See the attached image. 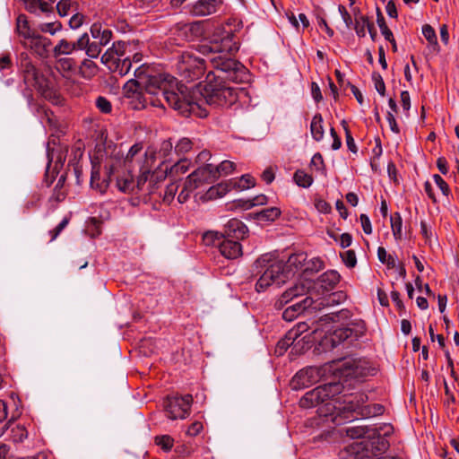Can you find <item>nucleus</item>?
<instances>
[{
	"label": "nucleus",
	"instance_id": "nucleus-1",
	"mask_svg": "<svg viewBox=\"0 0 459 459\" xmlns=\"http://www.w3.org/2000/svg\"><path fill=\"white\" fill-rule=\"evenodd\" d=\"M211 63L214 71L207 74L205 78V84L203 90L198 92L187 91V88L183 84L178 85L177 88H181L184 95L194 99L207 114L208 110L203 107L201 101H204L212 108H229L234 105L238 100V89L230 87L227 81L233 82H244L248 79L247 69L238 61L233 58H227L225 56L212 57ZM194 115V113H192ZM191 116V114L186 117ZM206 115L204 117H206ZM197 117V115H196ZM198 117H201L198 116Z\"/></svg>",
	"mask_w": 459,
	"mask_h": 459
},
{
	"label": "nucleus",
	"instance_id": "nucleus-2",
	"mask_svg": "<svg viewBox=\"0 0 459 459\" xmlns=\"http://www.w3.org/2000/svg\"><path fill=\"white\" fill-rule=\"evenodd\" d=\"M135 79L126 82L123 87L124 97L127 100L144 91L148 95L160 93L167 105L183 116L195 114L205 117L207 112L194 101L191 96H185L181 88H177V79L168 74H153L150 67L139 66L134 71Z\"/></svg>",
	"mask_w": 459,
	"mask_h": 459
},
{
	"label": "nucleus",
	"instance_id": "nucleus-3",
	"mask_svg": "<svg viewBox=\"0 0 459 459\" xmlns=\"http://www.w3.org/2000/svg\"><path fill=\"white\" fill-rule=\"evenodd\" d=\"M256 274H260L255 283L257 292L264 291L269 286L275 284L281 287L289 278L282 260L271 253L264 254L254 263Z\"/></svg>",
	"mask_w": 459,
	"mask_h": 459
},
{
	"label": "nucleus",
	"instance_id": "nucleus-4",
	"mask_svg": "<svg viewBox=\"0 0 459 459\" xmlns=\"http://www.w3.org/2000/svg\"><path fill=\"white\" fill-rule=\"evenodd\" d=\"M21 73L26 86L22 91V95L26 98L30 105L34 100L32 89H35L47 100L56 98V94L51 82L32 64L27 55H22Z\"/></svg>",
	"mask_w": 459,
	"mask_h": 459
},
{
	"label": "nucleus",
	"instance_id": "nucleus-5",
	"mask_svg": "<svg viewBox=\"0 0 459 459\" xmlns=\"http://www.w3.org/2000/svg\"><path fill=\"white\" fill-rule=\"evenodd\" d=\"M368 395L364 393L351 394L344 396L343 405L336 408L332 403H326V411L329 413L331 421L341 425L346 421H352L359 416V411L368 402Z\"/></svg>",
	"mask_w": 459,
	"mask_h": 459
},
{
	"label": "nucleus",
	"instance_id": "nucleus-6",
	"mask_svg": "<svg viewBox=\"0 0 459 459\" xmlns=\"http://www.w3.org/2000/svg\"><path fill=\"white\" fill-rule=\"evenodd\" d=\"M155 160L156 152L152 148H148L145 151L143 162L140 167V175L136 181V192L138 195H152L158 189L159 182L157 181V177L155 173H151Z\"/></svg>",
	"mask_w": 459,
	"mask_h": 459
},
{
	"label": "nucleus",
	"instance_id": "nucleus-7",
	"mask_svg": "<svg viewBox=\"0 0 459 459\" xmlns=\"http://www.w3.org/2000/svg\"><path fill=\"white\" fill-rule=\"evenodd\" d=\"M177 66L182 81L186 82L198 80L205 71L204 60L188 51L182 53Z\"/></svg>",
	"mask_w": 459,
	"mask_h": 459
},
{
	"label": "nucleus",
	"instance_id": "nucleus-8",
	"mask_svg": "<svg viewBox=\"0 0 459 459\" xmlns=\"http://www.w3.org/2000/svg\"><path fill=\"white\" fill-rule=\"evenodd\" d=\"M366 325L364 321L356 320L348 324L344 327L335 329L329 336V342L333 348L347 342V345L352 344L364 335Z\"/></svg>",
	"mask_w": 459,
	"mask_h": 459
},
{
	"label": "nucleus",
	"instance_id": "nucleus-9",
	"mask_svg": "<svg viewBox=\"0 0 459 459\" xmlns=\"http://www.w3.org/2000/svg\"><path fill=\"white\" fill-rule=\"evenodd\" d=\"M193 396L191 394L167 396L163 406L170 420L185 419L190 413Z\"/></svg>",
	"mask_w": 459,
	"mask_h": 459
},
{
	"label": "nucleus",
	"instance_id": "nucleus-10",
	"mask_svg": "<svg viewBox=\"0 0 459 459\" xmlns=\"http://www.w3.org/2000/svg\"><path fill=\"white\" fill-rule=\"evenodd\" d=\"M328 397L326 393H325V390L322 388L321 385L314 388L311 391H308L305 394V395L300 399L299 401V406L305 409L316 407L319 405L320 403H328ZM318 412L320 416H324L326 418V420H328L329 413L326 411L325 405L318 409Z\"/></svg>",
	"mask_w": 459,
	"mask_h": 459
},
{
	"label": "nucleus",
	"instance_id": "nucleus-11",
	"mask_svg": "<svg viewBox=\"0 0 459 459\" xmlns=\"http://www.w3.org/2000/svg\"><path fill=\"white\" fill-rule=\"evenodd\" d=\"M68 152L67 146L65 147H59L57 150L50 149L49 144L48 145V167H47V172H46V183L47 186H49L55 178V173L56 170L58 168H62L64 165V162L65 161V158Z\"/></svg>",
	"mask_w": 459,
	"mask_h": 459
},
{
	"label": "nucleus",
	"instance_id": "nucleus-12",
	"mask_svg": "<svg viewBox=\"0 0 459 459\" xmlns=\"http://www.w3.org/2000/svg\"><path fill=\"white\" fill-rule=\"evenodd\" d=\"M342 369L346 377L354 378L373 376L375 368L364 359H349L342 364Z\"/></svg>",
	"mask_w": 459,
	"mask_h": 459
},
{
	"label": "nucleus",
	"instance_id": "nucleus-13",
	"mask_svg": "<svg viewBox=\"0 0 459 459\" xmlns=\"http://www.w3.org/2000/svg\"><path fill=\"white\" fill-rule=\"evenodd\" d=\"M324 305L323 301L317 302L313 297L307 296L301 300L289 306L282 312V318L287 322H291L307 309H319Z\"/></svg>",
	"mask_w": 459,
	"mask_h": 459
},
{
	"label": "nucleus",
	"instance_id": "nucleus-14",
	"mask_svg": "<svg viewBox=\"0 0 459 459\" xmlns=\"http://www.w3.org/2000/svg\"><path fill=\"white\" fill-rule=\"evenodd\" d=\"M127 100L128 107L134 110L143 109L148 104L165 108V104H167L160 93L148 95L144 91L134 94V97H130Z\"/></svg>",
	"mask_w": 459,
	"mask_h": 459
},
{
	"label": "nucleus",
	"instance_id": "nucleus-15",
	"mask_svg": "<svg viewBox=\"0 0 459 459\" xmlns=\"http://www.w3.org/2000/svg\"><path fill=\"white\" fill-rule=\"evenodd\" d=\"M202 48L204 49V52H206L209 48V53L214 55L212 57L221 56L230 58L229 56L238 52L239 47L238 42L234 40V35L230 33L224 37L220 43L215 42L211 47L203 46ZM211 58L212 56L210 59Z\"/></svg>",
	"mask_w": 459,
	"mask_h": 459
},
{
	"label": "nucleus",
	"instance_id": "nucleus-16",
	"mask_svg": "<svg viewBox=\"0 0 459 459\" xmlns=\"http://www.w3.org/2000/svg\"><path fill=\"white\" fill-rule=\"evenodd\" d=\"M313 287V282L309 281H300L295 283L293 286L286 290L281 298L276 301L275 306L281 307L284 304L289 303L294 299H298L302 296H311V288Z\"/></svg>",
	"mask_w": 459,
	"mask_h": 459
},
{
	"label": "nucleus",
	"instance_id": "nucleus-17",
	"mask_svg": "<svg viewBox=\"0 0 459 459\" xmlns=\"http://www.w3.org/2000/svg\"><path fill=\"white\" fill-rule=\"evenodd\" d=\"M319 369L316 367H307L298 371L290 381L292 389L307 388L316 384L319 379Z\"/></svg>",
	"mask_w": 459,
	"mask_h": 459
},
{
	"label": "nucleus",
	"instance_id": "nucleus-18",
	"mask_svg": "<svg viewBox=\"0 0 459 459\" xmlns=\"http://www.w3.org/2000/svg\"><path fill=\"white\" fill-rule=\"evenodd\" d=\"M189 188H198L204 184H211L216 181L212 164H206L193 171L187 178Z\"/></svg>",
	"mask_w": 459,
	"mask_h": 459
},
{
	"label": "nucleus",
	"instance_id": "nucleus-19",
	"mask_svg": "<svg viewBox=\"0 0 459 459\" xmlns=\"http://www.w3.org/2000/svg\"><path fill=\"white\" fill-rule=\"evenodd\" d=\"M24 48H29L36 55L40 57H46L48 53V48L52 42L48 38L43 37L40 34L35 33L26 40H21Z\"/></svg>",
	"mask_w": 459,
	"mask_h": 459
},
{
	"label": "nucleus",
	"instance_id": "nucleus-20",
	"mask_svg": "<svg viewBox=\"0 0 459 459\" xmlns=\"http://www.w3.org/2000/svg\"><path fill=\"white\" fill-rule=\"evenodd\" d=\"M221 4V0H197L186 8L194 16H206L216 13Z\"/></svg>",
	"mask_w": 459,
	"mask_h": 459
},
{
	"label": "nucleus",
	"instance_id": "nucleus-21",
	"mask_svg": "<svg viewBox=\"0 0 459 459\" xmlns=\"http://www.w3.org/2000/svg\"><path fill=\"white\" fill-rule=\"evenodd\" d=\"M374 432L375 435H369L368 438L363 441V443H365L364 447L374 455H382L389 448L390 444L377 429H374Z\"/></svg>",
	"mask_w": 459,
	"mask_h": 459
},
{
	"label": "nucleus",
	"instance_id": "nucleus-22",
	"mask_svg": "<svg viewBox=\"0 0 459 459\" xmlns=\"http://www.w3.org/2000/svg\"><path fill=\"white\" fill-rule=\"evenodd\" d=\"M224 238L244 239L248 235L246 224L238 219H230L225 225Z\"/></svg>",
	"mask_w": 459,
	"mask_h": 459
},
{
	"label": "nucleus",
	"instance_id": "nucleus-23",
	"mask_svg": "<svg viewBox=\"0 0 459 459\" xmlns=\"http://www.w3.org/2000/svg\"><path fill=\"white\" fill-rule=\"evenodd\" d=\"M340 279L341 275L337 271L329 270L321 274L317 280L313 282V286L324 291H330L340 282Z\"/></svg>",
	"mask_w": 459,
	"mask_h": 459
},
{
	"label": "nucleus",
	"instance_id": "nucleus-24",
	"mask_svg": "<svg viewBox=\"0 0 459 459\" xmlns=\"http://www.w3.org/2000/svg\"><path fill=\"white\" fill-rule=\"evenodd\" d=\"M219 250L221 254L228 259H236L242 255V246L238 239H230L224 238L219 243Z\"/></svg>",
	"mask_w": 459,
	"mask_h": 459
},
{
	"label": "nucleus",
	"instance_id": "nucleus-25",
	"mask_svg": "<svg viewBox=\"0 0 459 459\" xmlns=\"http://www.w3.org/2000/svg\"><path fill=\"white\" fill-rule=\"evenodd\" d=\"M100 163L91 160V186L92 188L98 189L101 193H104L109 185L111 169H108L107 177L102 179L100 178Z\"/></svg>",
	"mask_w": 459,
	"mask_h": 459
},
{
	"label": "nucleus",
	"instance_id": "nucleus-26",
	"mask_svg": "<svg viewBox=\"0 0 459 459\" xmlns=\"http://www.w3.org/2000/svg\"><path fill=\"white\" fill-rule=\"evenodd\" d=\"M235 187L236 185L234 179H229L211 186L208 189L206 195L208 196L209 199L222 197L228 192L235 189Z\"/></svg>",
	"mask_w": 459,
	"mask_h": 459
},
{
	"label": "nucleus",
	"instance_id": "nucleus-27",
	"mask_svg": "<svg viewBox=\"0 0 459 459\" xmlns=\"http://www.w3.org/2000/svg\"><path fill=\"white\" fill-rule=\"evenodd\" d=\"M143 145L142 143H134L128 151L125 158V165L129 169H133L134 161L139 164V168L143 164V160H140L139 158L144 157L145 152L143 153Z\"/></svg>",
	"mask_w": 459,
	"mask_h": 459
},
{
	"label": "nucleus",
	"instance_id": "nucleus-28",
	"mask_svg": "<svg viewBox=\"0 0 459 459\" xmlns=\"http://www.w3.org/2000/svg\"><path fill=\"white\" fill-rule=\"evenodd\" d=\"M281 214V211L278 207H270L263 209L258 212L252 213V217L260 222H273Z\"/></svg>",
	"mask_w": 459,
	"mask_h": 459
},
{
	"label": "nucleus",
	"instance_id": "nucleus-29",
	"mask_svg": "<svg viewBox=\"0 0 459 459\" xmlns=\"http://www.w3.org/2000/svg\"><path fill=\"white\" fill-rule=\"evenodd\" d=\"M307 259V255L306 253L300 252L297 254H292L289 256L287 262L284 263L285 270L288 271L289 273L291 270H300L304 272V267Z\"/></svg>",
	"mask_w": 459,
	"mask_h": 459
},
{
	"label": "nucleus",
	"instance_id": "nucleus-30",
	"mask_svg": "<svg viewBox=\"0 0 459 459\" xmlns=\"http://www.w3.org/2000/svg\"><path fill=\"white\" fill-rule=\"evenodd\" d=\"M117 186L123 193L138 195L136 192V183L130 173L117 178Z\"/></svg>",
	"mask_w": 459,
	"mask_h": 459
},
{
	"label": "nucleus",
	"instance_id": "nucleus-31",
	"mask_svg": "<svg viewBox=\"0 0 459 459\" xmlns=\"http://www.w3.org/2000/svg\"><path fill=\"white\" fill-rule=\"evenodd\" d=\"M323 117L320 113H316L310 123V132L312 138L316 141L320 142L323 140L325 135V130L323 126Z\"/></svg>",
	"mask_w": 459,
	"mask_h": 459
},
{
	"label": "nucleus",
	"instance_id": "nucleus-32",
	"mask_svg": "<svg viewBox=\"0 0 459 459\" xmlns=\"http://www.w3.org/2000/svg\"><path fill=\"white\" fill-rule=\"evenodd\" d=\"M16 32L23 40L31 38L36 32L30 29L29 22L25 14H20L16 21Z\"/></svg>",
	"mask_w": 459,
	"mask_h": 459
},
{
	"label": "nucleus",
	"instance_id": "nucleus-33",
	"mask_svg": "<svg viewBox=\"0 0 459 459\" xmlns=\"http://www.w3.org/2000/svg\"><path fill=\"white\" fill-rule=\"evenodd\" d=\"M345 433L351 438L368 439L369 435H375L374 429L368 426H354L345 429Z\"/></svg>",
	"mask_w": 459,
	"mask_h": 459
},
{
	"label": "nucleus",
	"instance_id": "nucleus-34",
	"mask_svg": "<svg viewBox=\"0 0 459 459\" xmlns=\"http://www.w3.org/2000/svg\"><path fill=\"white\" fill-rule=\"evenodd\" d=\"M98 73V65L91 59H84L79 66L80 75L87 80L94 77Z\"/></svg>",
	"mask_w": 459,
	"mask_h": 459
},
{
	"label": "nucleus",
	"instance_id": "nucleus-35",
	"mask_svg": "<svg viewBox=\"0 0 459 459\" xmlns=\"http://www.w3.org/2000/svg\"><path fill=\"white\" fill-rule=\"evenodd\" d=\"M56 68L63 73L64 76H66L75 71L76 62L72 57H61L56 60Z\"/></svg>",
	"mask_w": 459,
	"mask_h": 459
},
{
	"label": "nucleus",
	"instance_id": "nucleus-36",
	"mask_svg": "<svg viewBox=\"0 0 459 459\" xmlns=\"http://www.w3.org/2000/svg\"><path fill=\"white\" fill-rule=\"evenodd\" d=\"M385 411V407L379 403L366 404L364 403L363 408L359 411L361 418H370L375 416L382 415Z\"/></svg>",
	"mask_w": 459,
	"mask_h": 459
},
{
	"label": "nucleus",
	"instance_id": "nucleus-37",
	"mask_svg": "<svg viewBox=\"0 0 459 459\" xmlns=\"http://www.w3.org/2000/svg\"><path fill=\"white\" fill-rule=\"evenodd\" d=\"M74 52V45L72 41H68L65 39H62L53 48V56L58 57L62 55H70Z\"/></svg>",
	"mask_w": 459,
	"mask_h": 459
},
{
	"label": "nucleus",
	"instance_id": "nucleus-38",
	"mask_svg": "<svg viewBox=\"0 0 459 459\" xmlns=\"http://www.w3.org/2000/svg\"><path fill=\"white\" fill-rule=\"evenodd\" d=\"M294 332H287L283 338L278 341L275 347V353L281 356L285 353L288 348L294 343L296 339L293 337Z\"/></svg>",
	"mask_w": 459,
	"mask_h": 459
},
{
	"label": "nucleus",
	"instance_id": "nucleus-39",
	"mask_svg": "<svg viewBox=\"0 0 459 459\" xmlns=\"http://www.w3.org/2000/svg\"><path fill=\"white\" fill-rule=\"evenodd\" d=\"M132 66V62L129 57L117 58L115 65L111 66L110 71L117 73L120 76L128 74Z\"/></svg>",
	"mask_w": 459,
	"mask_h": 459
},
{
	"label": "nucleus",
	"instance_id": "nucleus-40",
	"mask_svg": "<svg viewBox=\"0 0 459 459\" xmlns=\"http://www.w3.org/2000/svg\"><path fill=\"white\" fill-rule=\"evenodd\" d=\"M422 34L429 42V45L436 52L439 51V45L435 30L429 24H425L422 27Z\"/></svg>",
	"mask_w": 459,
	"mask_h": 459
},
{
	"label": "nucleus",
	"instance_id": "nucleus-41",
	"mask_svg": "<svg viewBox=\"0 0 459 459\" xmlns=\"http://www.w3.org/2000/svg\"><path fill=\"white\" fill-rule=\"evenodd\" d=\"M377 22L381 30L382 35L387 41H394V35L386 25L385 17L379 7H377Z\"/></svg>",
	"mask_w": 459,
	"mask_h": 459
},
{
	"label": "nucleus",
	"instance_id": "nucleus-42",
	"mask_svg": "<svg viewBox=\"0 0 459 459\" xmlns=\"http://www.w3.org/2000/svg\"><path fill=\"white\" fill-rule=\"evenodd\" d=\"M391 229L394 238L401 240L403 238V219L399 212H394L391 215Z\"/></svg>",
	"mask_w": 459,
	"mask_h": 459
},
{
	"label": "nucleus",
	"instance_id": "nucleus-43",
	"mask_svg": "<svg viewBox=\"0 0 459 459\" xmlns=\"http://www.w3.org/2000/svg\"><path fill=\"white\" fill-rule=\"evenodd\" d=\"M293 179L295 183L304 188L309 187L313 184V177L310 174H307L302 169H298L294 175Z\"/></svg>",
	"mask_w": 459,
	"mask_h": 459
},
{
	"label": "nucleus",
	"instance_id": "nucleus-44",
	"mask_svg": "<svg viewBox=\"0 0 459 459\" xmlns=\"http://www.w3.org/2000/svg\"><path fill=\"white\" fill-rule=\"evenodd\" d=\"M193 142L186 137L181 138L174 147V152L178 157H184L187 152H189L193 148Z\"/></svg>",
	"mask_w": 459,
	"mask_h": 459
},
{
	"label": "nucleus",
	"instance_id": "nucleus-45",
	"mask_svg": "<svg viewBox=\"0 0 459 459\" xmlns=\"http://www.w3.org/2000/svg\"><path fill=\"white\" fill-rule=\"evenodd\" d=\"M236 165L233 161L223 160L218 166H213V171L218 179L221 176H227L235 170Z\"/></svg>",
	"mask_w": 459,
	"mask_h": 459
},
{
	"label": "nucleus",
	"instance_id": "nucleus-46",
	"mask_svg": "<svg viewBox=\"0 0 459 459\" xmlns=\"http://www.w3.org/2000/svg\"><path fill=\"white\" fill-rule=\"evenodd\" d=\"M325 267L324 261L319 257H314L310 260H306L304 272L305 273H315L321 270H323Z\"/></svg>",
	"mask_w": 459,
	"mask_h": 459
},
{
	"label": "nucleus",
	"instance_id": "nucleus-47",
	"mask_svg": "<svg viewBox=\"0 0 459 459\" xmlns=\"http://www.w3.org/2000/svg\"><path fill=\"white\" fill-rule=\"evenodd\" d=\"M233 179H234L235 185H236L235 189H237V190L248 189L250 187L255 186V178L249 174H245V175H242L238 178H233Z\"/></svg>",
	"mask_w": 459,
	"mask_h": 459
},
{
	"label": "nucleus",
	"instance_id": "nucleus-48",
	"mask_svg": "<svg viewBox=\"0 0 459 459\" xmlns=\"http://www.w3.org/2000/svg\"><path fill=\"white\" fill-rule=\"evenodd\" d=\"M76 9L77 3L73 0H60L56 4L57 13L62 17L68 15L71 10Z\"/></svg>",
	"mask_w": 459,
	"mask_h": 459
},
{
	"label": "nucleus",
	"instance_id": "nucleus-49",
	"mask_svg": "<svg viewBox=\"0 0 459 459\" xmlns=\"http://www.w3.org/2000/svg\"><path fill=\"white\" fill-rule=\"evenodd\" d=\"M84 152L83 143L78 142L75 143L71 149L70 159L68 161V166L70 167L73 163L79 164L80 160L82 159Z\"/></svg>",
	"mask_w": 459,
	"mask_h": 459
},
{
	"label": "nucleus",
	"instance_id": "nucleus-50",
	"mask_svg": "<svg viewBox=\"0 0 459 459\" xmlns=\"http://www.w3.org/2000/svg\"><path fill=\"white\" fill-rule=\"evenodd\" d=\"M28 437V430L22 425H16L11 429V438L14 443L23 442Z\"/></svg>",
	"mask_w": 459,
	"mask_h": 459
},
{
	"label": "nucleus",
	"instance_id": "nucleus-51",
	"mask_svg": "<svg viewBox=\"0 0 459 459\" xmlns=\"http://www.w3.org/2000/svg\"><path fill=\"white\" fill-rule=\"evenodd\" d=\"M155 444L164 452H169L174 446V439L169 435L155 437Z\"/></svg>",
	"mask_w": 459,
	"mask_h": 459
},
{
	"label": "nucleus",
	"instance_id": "nucleus-52",
	"mask_svg": "<svg viewBox=\"0 0 459 459\" xmlns=\"http://www.w3.org/2000/svg\"><path fill=\"white\" fill-rule=\"evenodd\" d=\"M326 393L329 400L333 399L342 390V385L339 382L328 383L321 385Z\"/></svg>",
	"mask_w": 459,
	"mask_h": 459
},
{
	"label": "nucleus",
	"instance_id": "nucleus-53",
	"mask_svg": "<svg viewBox=\"0 0 459 459\" xmlns=\"http://www.w3.org/2000/svg\"><path fill=\"white\" fill-rule=\"evenodd\" d=\"M224 235L216 231H208L204 234L203 240L207 246H218L222 241Z\"/></svg>",
	"mask_w": 459,
	"mask_h": 459
},
{
	"label": "nucleus",
	"instance_id": "nucleus-54",
	"mask_svg": "<svg viewBox=\"0 0 459 459\" xmlns=\"http://www.w3.org/2000/svg\"><path fill=\"white\" fill-rule=\"evenodd\" d=\"M368 23H369V21L367 16L361 15L359 18L355 19L354 29L359 37H360V38L365 37L366 28H368Z\"/></svg>",
	"mask_w": 459,
	"mask_h": 459
},
{
	"label": "nucleus",
	"instance_id": "nucleus-55",
	"mask_svg": "<svg viewBox=\"0 0 459 459\" xmlns=\"http://www.w3.org/2000/svg\"><path fill=\"white\" fill-rule=\"evenodd\" d=\"M344 264L349 268H353L357 264L356 254L353 250H347L340 254Z\"/></svg>",
	"mask_w": 459,
	"mask_h": 459
},
{
	"label": "nucleus",
	"instance_id": "nucleus-56",
	"mask_svg": "<svg viewBox=\"0 0 459 459\" xmlns=\"http://www.w3.org/2000/svg\"><path fill=\"white\" fill-rule=\"evenodd\" d=\"M39 29L41 32H48L51 35H54L56 32L61 30L62 23L58 21L53 22L41 23L39 26Z\"/></svg>",
	"mask_w": 459,
	"mask_h": 459
},
{
	"label": "nucleus",
	"instance_id": "nucleus-57",
	"mask_svg": "<svg viewBox=\"0 0 459 459\" xmlns=\"http://www.w3.org/2000/svg\"><path fill=\"white\" fill-rule=\"evenodd\" d=\"M101 52V45L100 42H90L85 48L86 55L91 58H97Z\"/></svg>",
	"mask_w": 459,
	"mask_h": 459
},
{
	"label": "nucleus",
	"instance_id": "nucleus-58",
	"mask_svg": "<svg viewBox=\"0 0 459 459\" xmlns=\"http://www.w3.org/2000/svg\"><path fill=\"white\" fill-rule=\"evenodd\" d=\"M96 107L99 108L100 112L104 114H109L112 110V105L110 101L103 96H99L97 98Z\"/></svg>",
	"mask_w": 459,
	"mask_h": 459
},
{
	"label": "nucleus",
	"instance_id": "nucleus-59",
	"mask_svg": "<svg viewBox=\"0 0 459 459\" xmlns=\"http://www.w3.org/2000/svg\"><path fill=\"white\" fill-rule=\"evenodd\" d=\"M173 151V143L171 140H165L161 143L158 154L167 160V158L171 154Z\"/></svg>",
	"mask_w": 459,
	"mask_h": 459
},
{
	"label": "nucleus",
	"instance_id": "nucleus-60",
	"mask_svg": "<svg viewBox=\"0 0 459 459\" xmlns=\"http://www.w3.org/2000/svg\"><path fill=\"white\" fill-rule=\"evenodd\" d=\"M178 189V185L177 182H173L168 185L164 192L163 201L167 204H169L174 199Z\"/></svg>",
	"mask_w": 459,
	"mask_h": 459
},
{
	"label": "nucleus",
	"instance_id": "nucleus-61",
	"mask_svg": "<svg viewBox=\"0 0 459 459\" xmlns=\"http://www.w3.org/2000/svg\"><path fill=\"white\" fill-rule=\"evenodd\" d=\"M372 80L374 81L375 88H376L377 91L381 96H385V82H384L382 76L380 75V74H378L377 72H374L372 74Z\"/></svg>",
	"mask_w": 459,
	"mask_h": 459
},
{
	"label": "nucleus",
	"instance_id": "nucleus-62",
	"mask_svg": "<svg viewBox=\"0 0 459 459\" xmlns=\"http://www.w3.org/2000/svg\"><path fill=\"white\" fill-rule=\"evenodd\" d=\"M127 44L124 41H117L114 42L112 47L109 48L112 51V53L115 54V56H118V58H122L126 51Z\"/></svg>",
	"mask_w": 459,
	"mask_h": 459
},
{
	"label": "nucleus",
	"instance_id": "nucleus-63",
	"mask_svg": "<svg viewBox=\"0 0 459 459\" xmlns=\"http://www.w3.org/2000/svg\"><path fill=\"white\" fill-rule=\"evenodd\" d=\"M118 56H115L114 53H112L111 49L108 48L102 56H101V62L108 66V68L110 70L111 66L115 65L116 61L117 60Z\"/></svg>",
	"mask_w": 459,
	"mask_h": 459
},
{
	"label": "nucleus",
	"instance_id": "nucleus-64",
	"mask_svg": "<svg viewBox=\"0 0 459 459\" xmlns=\"http://www.w3.org/2000/svg\"><path fill=\"white\" fill-rule=\"evenodd\" d=\"M433 179L438 188L441 190L442 194L446 196H448L450 194V188L448 184L439 176L438 174L433 175Z\"/></svg>",
	"mask_w": 459,
	"mask_h": 459
}]
</instances>
